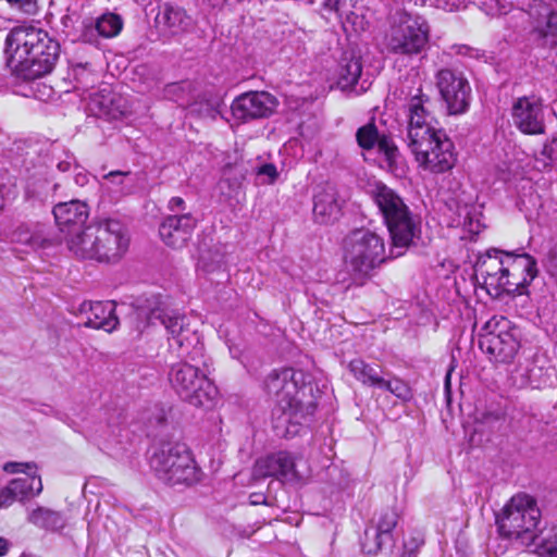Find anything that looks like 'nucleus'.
Returning a JSON list of instances; mask_svg holds the SVG:
<instances>
[{
	"instance_id": "nucleus-1",
	"label": "nucleus",
	"mask_w": 557,
	"mask_h": 557,
	"mask_svg": "<svg viewBox=\"0 0 557 557\" xmlns=\"http://www.w3.org/2000/svg\"><path fill=\"white\" fill-rule=\"evenodd\" d=\"M264 391L276 403L272 424L281 437H294L312 421L323 391L310 373L293 368L273 370L264 381Z\"/></svg>"
},
{
	"instance_id": "nucleus-2",
	"label": "nucleus",
	"mask_w": 557,
	"mask_h": 557,
	"mask_svg": "<svg viewBox=\"0 0 557 557\" xmlns=\"http://www.w3.org/2000/svg\"><path fill=\"white\" fill-rule=\"evenodd\" d=\"M4 53L7 66L16 79L34 81L51 73L60 44L41 28L22 25L7 35Z\"/></svg>"
},
{
	"instance_id": "nucleus-3",
	"label": "nucleus",
	"mask_w": 557,
	"mask_h": 557,
	"mask_svg": "<svg viewBox=\"0 0 557 557\" xmlns=\"http://www.w3.org/2000/svg\"><path fill=\"white\" fill-rule=\"evenodd\" d=\"M368 195L387 227L392 250L408 248L421 232L420 218L410 210L396 190L383 182L370 185Z\"/></svg>"
},
{
	"instance_id": "nucleus-4",
	"label": "nucleus",
	"mask_w": 557,
	"mask_h": 557,
	"mask_svg": "<svg viewBox=\"0 0 557 557\" xmlns=\"http://www.w3.org/2000/svg\"><path fill=\"white\" fill-rule=\"evenodd\" d=\"M540 521L541 510L535 498L524 493L512 496L496 515L500 536L527 548H530L539 537Z\"/></svg>"
},
{
	"instance_id": "nucleus-5",
	"label": "nucleus",
	"mask_w": 557,
	"mask_h": 557,
	"mask_svg": "<svg viewBox=\"0 0 557 557\" xmlns=\"http://www.w3.org/2000/svg\"><path fill=\"white\" fill-rule=\"evenodd\" d=\"M150 467L159 480L169 485L190 486L202 478L191 451L184 443H162L150 457Z\"/></svg>"
},
{
	"instance_id": "nucleus-6",
	"label": "nucleus",
	"mask_w": 557,
	"mask_h": 557,
	"mask_svg": "<svg viewBox=\"0 0 557 557\" xmlns=\"http://www.w3.org/2000/svg\"><path fill=\"white\" fill-rule=\"evenodd\" d=\"M344 261L355 280L368 278L386 260L384 238L369 228H356L343 240Z\"/></svg>"
},
{
	"instance_id": "nucleus-7",
	"label": "nucleus",
	"mask_w": 557,
	"mask_h": 557,
	"mask_svg": "<svg viewBox=\"0 0 557 557\" xmlns=\"http://www.w3.org/2000/svg\"><path fill=\"white\" fill-rule=\"evenodd\" d=\"M430 32L423 16L404 12L386 35V49L396 57V61H411L426 51Z\"/></svg>"
},
{
	"instance_id": "nucleus-8",
	"label": "nucleus",
	"mask_w": 557,
	"mask_h": 557,
	"mask_svg": "<svg viewBox=\"0 0 557 557\" xmlns=\"http://www.w3.org/2000/svg\"><path fill=\"white\" fill-rule=\"evenodd\" d=\"M445 205L449 213V226L461 227L470 235H479L485 227L482 222V206L476 202L478 195L472 187H466L456 180L447 181Z\"/></svg>"
},
{
	"instance_id": "nucleus-9",
	"label": "nucleus",
	"mask_w": 557,
	"mask_h": 557,
	"mask_svg": "<svg viewBox=\"0 0 557 557\" xmlns=\"http://www.w3.org/2000/svg\"><path fill=\"white\" fill-rule=\"evenodd\" d=\"M170 382L180 398L189 405L202 408L214 405L218 388L198 368L186 362L174 364Z\"/></svg>"
},
{
	"instance_id": "nucleus-10",
	"label": "nucleus",
	"mask_w": 557,
	"mask_h": 557,
	"mask_svg": "<svg viewBox=\"0 0 557 557\" xmlns=\"http://www.w3.org/2000/svg\"><path fill=\"white\" fill-rule=\"evenodd\" d=\"M409 148L419 166L434 174L450 171L457 162L455 144L445 131L437 132Z\"/></svg>"
},
{
	"instance_id": "nucleus-11",
	"label": "nucleus",
	"mask_w": 557,
	"mask_h": 557,
	"mask_svg": "<svg viewBox=\"0 0 557 557\" xmlns=\"http://www.w3.org/2000/svg\"><path fill=\"white\" fill-rule=\"evenodd\" d=\"M430 98L418 88L417 94L411 96L406 106L407 139L411 147L426 137L444 129L437 128L435 119L429 110Z\"/></svg>"
},
{
	"instance_id": "nucleus-12",
	"label": "nucleus",
	"mask_w": 557,
	"mask_h": 557,
	"mask_svg": "<svg viewBox=\"0 0 557 557\" xmlns=\"http://www.w3.org/2000/svg\"><path fill=\"white\" fill-rule=\"evenodd\" d=\"M435 78L449 114L467 112L471 102V86L463 73L451 69H441Z\"/></svg>"
},
{
	"instance_id": "nucleus-13",
	"label": "nucleus",
	"mask_w": 557,
	"mask_h": 557,
	"mask_svg": "<svg viewBox=\"0 0 557 557\" xmlns=\"http://www.w3.org/2000/svg\"><path fill=\"white\" fill-rule=\"evenodd\" d=\"M504 281L500 287V294L522 295L528 286L537 276V262L529 253L512 255L505 253Z\"/></svg>"
},
{
	"instance_id": "nucleus-14",
	"label": "nucleus",
	"mask_w": 557,
	"mask_h": 557,
	"mask_svg": "<svg viewBox=\"0 0 557 557\" xmlns=\"http://www.w3.org/2000/svg\"><path fill=\"white\" fill-rule=\"evenodd\" d=\"M515 126L527 135L545 133V113L543 99L536 95L518 97L511 108Z\"/></svg>"
},
{
	"instance_id": "nucleus-15",
	"label": "nucleus",
	"mask_w": 557,
	"mask_h": 557,
	"mask_svg": "<svg viewBox=\"0 0 557 557\" xmlns=\"http://www.w3.org/2000/svg\"><path fill=\"white\" fill-rule=\"evenodd\" d=\"M98 261L115 262L127 251L129 238L123 224L113 219L98 223Z\"/></svg>"
},
{
	"instance_id": "nucleus-16",
	"label": "nucleus",
	"mask_w": 557,
	"mask_h": 557,
	"mask_svg": "<svg viewBox=\"0 0 557 557\" xmlns=\"http://www.w3.org/2000/svg\"><path fill=\"white\" fill-rule=\"evenodd\" d=\"M398 513L395 509L383 510L375 528L367 529L361 541V547L367 555H376L394 547L393 530L397 525Z\"/></svg>"
},
{
	"instance_id": "nucleus-17",
	"label": "nucleus",
	"mask_w": 557,
	"mask_h": 557,
	"mask_svg": "<svg viewBox=\"0 0 557 557\" xmlns=\"http://www.w3.org/2000/svg\"><path fill=\"white\" fill-rule=\"evenodd\" d=\"M277 106L276 98L268 91H249L235 98L231 110L242 122L269 117Z\"/></svg>"
},
{
	"instance_id": "nucleus-18",
	"label": "nucleus",
	"mask_w": 557,
	"mask_h": 557,
	"mask_svg": "<svg viewBox=\"0 0 557 557\" xmlns=\"http://www.w3.org/2000/svg\"><path fill=\"white\" fill-rule=\"evenodd\" d=\"M358 145L366 150L377 148V153L382 158V168L388 171H395L399 159V151L395 144L386 136H380L376 126L368 123L358 128L356 133Z\"/></svg>"
},
{
	"instance_id": "nucleus-19",
	"label": "nucleus",
	"mask_w": 557,
	"mask_h": 557,
	"mask_svg": "<svg viewBox=\"0 0 557 557\" xmlns=\"http://www.w3.org/2000/svg\"><path fill=\"white\" fill-rule=\"evenodd\" d=\"M197 223L198 220L190 212L171 214L161 223L159 234L166 246L178 249L190 239Z\"/></svg>"
},
{
	"instance_id": "nucleus-20",
	"label": "nucleus",
	"mask_w": 557,
	"mask_h": 557,
	"mask_svg": "<svg viewBox=\"0 0 557 557\" xmlns=\"http://www.w3.org/2000/svg\"><path fill=\"white\" fill-rule=\"evenodd\" d=\"M253 476L264 479L273 476L281 482L294 481L297 479L295 459L288 451H277L260 458L253 467Z\"/></svg>"
},
{
	"instance_id": "nucleus-21",
	"label": "nucleus",
	"mask_w": 557,
	"mask_h": 557,
	"mask_svg": "<svg viewBox=\"0 0 557 557\" xmlns=\"http://www.w3.org/2000/svg\"><path fill=\"white\" fill-rule=\"evenodd\" d=\"M498 249H490L485 255L480 256L475 263L476 275L483 278V284L490 294L500 295V287L504 281L505 256Z\"/></svg>"
},
{
	"instance_id": "nucleus-22",
	"label": "nucleus",
	"mask_w": 557,
	"mask_h": 557,
	"mask_svg": "<svg viewBox=\"0 0 557 557\" xmlns=\"http://www.w3.org/2000/svg\"><path fill=\"white\" fill-rule=\"evenodd\" d=\"M41 491V478L35 472L24 478L13 479L0 490V508L9 507L16 500L23 502L35 497Z\"/></svg>"
},
{
	"instance_id": "nucleus-23",
	"label": "nucleus",
	"mask_w": 557,
	"mask_h": 557,
	"mask_svg": "<svg viewBox=\"0 0 557 557\" xmlns=\"http://www.w3.org/2000/svg\"><path fill=\"white\" fill-rule=\"evenodd\" d=\"M52 212L64 237L84 227L89 215L87 205L78 200L60 202L53 207Z\"/></svg>"
},
{
	"instance_id": "nucleus-24",
	"label": "nucleus",
	"mask_w": 557,
	"mask_h": 557,
	"mask_svg": "<svg viewBox=\"0 0 557 557\" xmlns=\"http://www.w3.org/2000/svg\"><path fill=\"white\" fill-rule=\"evenodd\" d=\"M156 24L163 34L177 36L193 27V18L182 7L164 2L159 5Z\"/></svg>"
},
{
	"instance_id": "nucleus-25",
	"label": "nucleus",
	"mask_w": 557,
	"mask_h": 557,
	"mask_svg": "<svg viewBox=\"0 0 557 557\" xmlns=\"http://www.w3.org/2000/svg\"><path fill=\"white\" fill-rule=\"evenodd\" d=\"M86 314L84 324L96 330H103L108 333L116 329L119 319L115 315V304L113 301H90L84 302L81 308Z\"/></svg>"
},
{
	"instance_id": "nucleus-26",
	"label": "nucleus",
	"mask_w": 557,
	"mask_h": 557,
	"mask_svg": "<svg viewBox=\"0 0 557 557\" xmlns=\"http://www.w3.org/2000/svg\"><path fill=\"white\" fill-rule=\"evenodd\" d=\"M98 224L88 225L64 237L69 250L81 259L98 261Z\"/></svg>"
},
{
	"instance_id": "nucleus-27",
	"label": "nucleus",
	"mask_w": 557,
	"mask_h": 557,
	"mask_svg": "<svg viewBox=\"0 0 557 557\" xmlns=\"http://www.w3.org/2000/svg\"><path fill=\"white\" fill-rule=\"evenodd\" d=\"M161 322L166 329L168 333L172 336L173 343L170 346L183 347H195L199 344V337L196 331L190 330L188 317L181 314L176 311L164 313L161 318Z\"/></svg>"
},
{
	"instance_id": "nucleus-28",
	"label": "nucleus",
	"mask_w": 557,
	"mask_h": 557,
	"mask_svg": "<svg viewBox=\"0 0 557 557\" xmlns=\"http://www.w3.org/2000/svg\"><path fill=\"white\" fill-rule=\"evenodd\" d=\"M342 203L337 190L331 185L323 186L313 196V218L320 224L336 221L341 215Z\"/></svg>"
},
{
	"instance_id": "nucleus-29",
	"label": "nucleus",
	"mask_w": 557,
	"mask_h": 557,
	"mask_svg": "<svg viewBox=\"0 0 557 557\" xmlns=\"http://www.w3.org/2000/svg\"><path fill=\"white\" fill-rule=\"evenodd\" d=\"M12 243L21 244L29 250H37L49 245L47 226L38 222H23L9 235Z\"/></svg>"
},
{
	"instance_id": "nucleus-30",
	"label": "nucleus",
	"mask_w": 557,
	"mask_h": 557,
	"mask_svg": "<svg viewBox=\"0 0 557 557\" xmlns=\"http://www.w3.org/2000/svg\"><path fill=\"white\" fill-rule=\"evenodd\" d=\"M360 79H362L361 58L354 52H344L337 70L338 87L342 90L352 89Z\"/></svg>"
},
{
	"instance_id": "nucleus-31",
	"label": "nucleus",
	"mask_w": 557,
	"mask_h": 557,
	"mask_svg": "<svg viewBox=\"0 0 557 557\" xmlns=\"http://www.w3.org/2000/svg\"><path fill=\"white\" fill-rule=\"evenodd\" d=\"M62 34L71 41L82 40L92 44V29L87 28V20L81 21V16L75 11L67 10L60 18Z\"/></svg>"
},
{
	"instance_id": "nucleus-32",
	"label": "nucleus",
	"mask_w": 557,
	"mask_h": 557,
	"mask_svg": "<svg viewBox=\"0 0 557 557\" xmlns=\"http://www.w3.org/2000/svg\"><path fill=\"white\" fill-rule=\"evenodd\" d=\"M534 33L542 40L545 47L554 48L557 46V12L554 7L549 8V13L534 15Z\"/></svg>"
},
{
	"instance_id": "nucleus-33",
	"label": "nucleus",
	"mask_w": 557,
	"mask_h": 557,
	"mask_svg": "<svg viewBox=\"0 0 557 557\" xmlns=\"http://www.w3.org/2000/svg\"><path fill=\"white\" fill-rule=\"evenodd\" d=\"M92 29L94 42L97 35L104 38H112L120 34L123 27L122 18L115 13H104L101 16L87 20V28Z\"/></svg>"
},
{
	"instance_id": "nucleus-34",
	"label": "nucleus",
	"mask_w": 557,
	"mask_h": 557,
	"mask_svg": "<svg viewBox=\"0 0 557 557\" xmlns=\"http://www.w3.org/2000/svg\"><path fill=\"white\" fill-rule=\"evenodd\" d=\"M28 521L40 529L50 531L62 530L66 524V519L62 512L46 507H37L29 512Z\"/></svg>"
},
{
	"instance_id": "nucleus-35",
	"label": "nucleus",
	"mask_w": 557,
	"mask_h": 557,
	"mask_svg": "<svg viewBox=\"0 0 557 557\" xmlns=\"http://www.w3.org/2000/svg\"><path fill=\"white\" fill-rule=\"evenodd\" d=\"M350 373L363 385L379 387L382 384V369L379 364H369L361 359H354L349 362Z\"/></svg>"
},
{
	"instance_id": "nucleus-36",
	"label": "nucleus",
	"mask_w": 557,
	"mask_h": 557,
	"mask_svg": "<svg viewBox=\"0 0 557 557\" xmlns=\"http://www.w3.org/2000/svg\"><path fill=\"white\" fill-rule=\"evenodd\" d=\"M162 97L181 107H188L195 97L193 83L189 81L170 83L163 87Z\"/></svg>"
},
{
	"instance_id": "nucleus-37",
	"label": "nucleus",
	"mask_w": 557,
	"mask_h": 557,
	"mask_svg": "<svg viewBox=\"0 0 557 557\" xmlns=\"http://www.w3.org/2000/svg\"><path fill=\"white\" fill-rule=\"evenodd\" d=\"M69 76L76 83V89L86 90L96 83V75L92 73L89 63L72 64Z\"/></svg>"
},
{
	"instance_id": "nucleus-38",
	"label": "nucleus",
	"mask_w": 557,
	"mask_h": 557,
	"mask_svg": "<svg viewBox=\"0 0 557 557\" xmlns=\"http://www.w3.org/2000/svg\"><path fill=\"white\" fill-rule=\"evenodd\" d=\"M199 267L207 272L211 273L219 269H221L224 263V253L220 251V249H215L214 251L206 250L202 246H199Z\"/></svg>"
},
{
	"instance_id": "nucleus-39",
	"label": "nucleus",
	"mask_w": 557,
	"mask_h": 557,
	"mask_svg": "<svg viewBox=\"0 0 557 557\" xmlns=\"http://www.w3.org/2000/svg\"><path fill=\"white\" fill-rule=\"evenodd\" d=\"M220 104L221 100L216 97L208 99L202 98L199 101L194 97V100H191L188 107L191 112H197L201 116L214 119L220 113Z\"/></svg>"
},
{
	"instance_id": "nucleus-40",
	"label": "nucleus",
	"mask_w": 557,
	"mask_h": 557,
	"mask_svg": "<svg viewBox=\"0 0 557 557\" xmlns=\"http://www.w3.org/2000/svg\"><path fill=\"white\" fill-rule=\"evenodd\" d=\"M377 388L387 391L404 401L410 400L412 398V393L409 385L398 377H393L391 380H385L383 377L382 384H380Z\"/></svg>"
},
{
	"instance_id": "nucleus-41",
	"label": "nucleus",
	"mask_w": 557,
	"mask_h": 557,
	"mask_svg": "<svg viewBox=\"0 0 557 557\" xmlns=\"http://www.w3.org/2000/svg\"><path fill=\"white\" fill-rule=\"evenodd\" d=\"M534 552L539 555H546L548 557H557V527L549 531V533L539 543L533 544Z\"/></svg>"
},
{
	"instance_id": "nucleus-42",
	"label": "nucleus",
	"mask_w": 557,
	"mask_h": 557,
	"mask_svg": "<svg viewBox=\"0 0 557 557\" xmlns=\"http://www.w3.org/2000/svg\"><path fill=\"white\" fill-rule=\"evenodd\" d=\"M58 184H50L48 181L39 183L37 186V182L28 183L26 195L29 198H37L40 201L47 200V198L54 193Z\"/></svg>"
},
{
	"instance_id": "nucleus-43",
	"label": "nucleus",
	"mask_w": 557,
	"mask_h": 557,
	"mask_svg": "<svg viewBox=\"0 0 557 557\" xmlns=\"http://www.w3.org/2000/svg\"><path fill=\"white\" fill-rule=\"evenodd\" d=\"M424 534L422 531L413 530L404 539L401 553L417 557L420 548L424 545Z\"/></svg>"
},
{
	"instance_id": "nucleus-44",
	"label": "nucleus",
	"mask_w": 557,
	"mask_h": 557,
	"mask_svg": "<svg viewBox=\"0 0 557 557\" xmlns=\"http://www.w3.org/2000/svg\"><path fill=\"white\" fill-rule=\"evenodd\" d=\"M277 177L278 171L273 163H264L256 170L257 184L271 185L275 183Z\"/></svg>"
},
{
	"instance_id": "nucleus-45",
	"label": "nucleus",
	"mask_w": 557,
	"mask_h": 557,
	"mask_svg": "<svg viewBox=\"0 0 557 557\" xmlns=\"http://www.w3.org/2000/svg\"><path fill=\"white\" fill-rule=\"evenodd\" d=\"M323 10L330 14H334L339 22L344 17L349 18L350 11L347 8L346 0H323Z\"/></svg>"
},
{
	"instance_id": "nucleus-46",
	"label": "nucleus",
	"mask_w": 557,
	"mask_h": 557,
	"mask_svg": "<svg viewBox=\"0 0 557 557\" xmlns=\"http://www.w3.org/2000/svg\"><path fill=\"white\" fill-rule=\"evenodd\" d=\"M541 156L545 165H557V134H554L545 141Z\"/></svg>"
},
{
	"instance_id": "nucleus-47",
	"label": "nucleus",
	"mask_w": 557,
	"mask_h": 557,
	"mask_svg": "<svg viewBox=\"0 0 557 557\" xmlns=\"http://www.w3.org/2000/svg\"><path fill=\"white\" fill-rule=\"evenodd\" d=\"M36 469V465L33 462H16L9 461L3 466V470L8 473H25L32 474L30 470Z\"/></svg>"
},
{
	"instance_id": "nucleus-48",
	"label": "nucleus",
	"mask_w": 557,
	"mask_h": 557,
	"mask_svg": "<svg viewBox=\"0 0 557 557\" xmlns=\"http://www.w3.org/2000/svg\"><path fill=\"white\" fill-rule=\"evenodd\" d=\"M13 8L33 15L38 10V0H7Z\"/></svg>"
},
{
	"instance_id": "nucleus-49",
	"label": "nucleus",
	"mask_w": 557,
	"mask_h": 557,
	"mask_svg": "<svg viewBox=\"0 0 557 557\" xmlns=\"http://www.w3.org/2000/svg\"><path fill=\"white\" fill-rule=\"evenodd\" d=\"M552 7H554L553 0H532V3L529 5L528 13L530 17L539 14H547Z\"/></svg>"
},
{
	"instance_id": "nucleus-50",
	"label": "nucleus",
	"mask_w": 557,
	"mask_h": 557,
	"mask_svg": "<svg viewBox=\"0 0 557 557\" xmlns=\"http://www.w3.org/2000/svg\"><path fill=\"white\" fill-rule=\"evenodd\" d=\"M505 414L504 412L496 410V411H485L481 414L480 418H478V422L485 424L490 428H494L496 423H499L504 421Z\"/></svg>"
},
{
	"instance_id": "nucleus-51",
	"label": "nucleus",
	"mask_w": 557,
	"mask_h": 557,
	"mask_svg": "<svg viewBox=\"0 0 557 557\" xmlns=\"http://www.w3.org/2000/svg\"><path fill=\"white\" fill-rule=\"evenodd\" d=\"M545 267L547 272L557 280V242L549 249L546 256Z\"/></svg>"
},
{
	"instance_id": "nucleus-52",
	"label": "nucleus",
	"mask_w": 557,
	"mask_h": 557,
	"mask_svg": "<svg viewBox=\"0 0 557 557\" xmlns=\"http://www.w3.org/2000/svg\"><path fill=\"white\" fill-rule=\"evenodd\" d=\"M490 360L509 362L515 358L516 350H485Z\"/></svg>"
},
{
	"instance_id": "nucleus-53",
	"label": "nucleus",
	"mask_w": 557,
	"mask_h": 557,
	"mask_svg": "<svg viewBox=\"0 0 557 557\" xmlns=\"http://www.w3.org/2000/svg\"><path fill=\"white\" fill-rule=\"evenodd\" d=\"M13 186L4 182V175L0 174V210L4 207V201L13 195Z\"/></svg>"
},
{
	"instance_id": "nucleus-54",
	"label": "nucleus",
	"mask_w": 557,
	"mask_h": 557,
	"mask_svg": "<svg viewBox=\"0 0 557 557\" xmlns=\"http://www.w3.org/2000/svg\"><path fill=\"white\" fill-rule=\"evenodd\" d=\"M168 208L173 214H184L186 210V203L181 197H172L169 200Z\"/></svg>"
},
{
	"instance_id": "nucleus-55",
	"label": "nucleus",
	"mask_w": 557,
	"mask_h": 557,
	"mask_svg": "<svg viewBox=\"0 0 557 557\" xmlns=\"http://www.w3.org/2000/svg\"><path fill=\"white\" fill-rule=\"evenodd\" d=\"M460 0H431L432 5L446 11L455 10Z\"/></svg>"
},
{
	"instance_id": "nucleus-56",
	"label": "nucleus",
	"mask_w": 557,
	"mask_h": 557,
	"mask_svg": "<svg viewBox=\"0 0 557 557\" xmlns=\"http://www.w3.org/2000/svg\"><path fill=\"white\" fill-rule=\"evenodd\" d=\"M65 159L60 160L57 164V168L60 172H67L71 170L72 165L75 163V157L70 152H64Z\"/></svg>"
},
{
	"instance_id": "nucleus-57",
	"label": "nucleus",
	"mask_w": 557,
	"mask_h": 557,
	"mask_svg": "<svg viewBox=\"0 0 557 557\" xmlns=\"http://www.w3.org/2000/svg\"><path fill=\"white\" fill-rule=\"evenodd\" d=\"M129 172L112 171L103 176L106 181L112 184H122L124 177L128 176Z\"/></svg>"
},
{
	"instance_id": "nucleus-58",
	"label": "nucleus",
	"mask_w": 557,
	"mask_h": 557,
	"mask_svg": "<svg viewBox=\"0 0 557 557\" xmlns=\"http://www.w3.org/2000/svg\"><path fill=\"white\" fill-rule=\"evenodd\" d=\"M251 351L252 350H235V354H232V357L238 359L248 371H251L255 368L246 363V359ZM231 352H234V350H231Z\"/></svg>"
},
{
	"instance_id": "nucleus-59",
	"label": "nucleus",
	"mask_w": 557,
	"mask_h": 557,
	"mask_svg": "<svg viewBox=\"0 0 557 557\" xmlns=\"http://www.w3.org/2000/svg\"><path fill=\"white\" fill-rule=\"evenodd\" d=\"M456 363H457L456 357L454 355H451V361H450L449 368L446 372L445 380H444L445 389L447 392H449V389H450V376H451V372L456 368Z\"/></svg>"
},
{
	"instance_id": "nucleus-60",
	"label": "nucleus",
	"mask_w": 557,
	"mask_h": 557,
	"mask_svg": "<svg viewBox=\"0 0 557 557\" xmlns=\"http://www.w3.org/2000/svg\"><path fill=\"white\" fill-rule=\"evenodd\" d=\"M267 503V497L261 493H253L249 496V504L250 505H261Z\"/></svg>"
},
{
	"instance_id": "nucleus-61",
	"label": "nucleus",
	"mask_w": 557,
	"mask_h": 557,
	"mask_svg": "<svg viewBox=\"0 0 557 557\" xmlns=\"http://www.w3.org/2000/svg\"><path fill=\"white\" fill-rule=\"evenodd\" d=\"M203 1L207 2L209 5H211L212 8L221 9L227 3L228 0H203Z\"/></svg>"
},
{
	"instance_id": "nucleus-62",
	"label": "nucleus",
	"mask_w": 557,
	"mask_h": 557,
	"mask_svg": "<svg viewBox=\"0 0 557 557\" xmlns=\"http://www.w3.org/2000/svg\"><path fill=\"white\" fill-rule=\"evenodd\" d=\"M75 182H76V184L83 186L87 182V176L85 174L77 173L75 176Z\"/></svg>"
},
{
	"instance_id": "nucleus-63",
	"label": "nucleus",
	"mask_w": 557,
	"mask_h": 557,
	"mask_svg": "<svg viewBox=\"0 0 557 557\" xmlns=\"http://www.w3.org/2000/svg\"><path fill=\"white\" fill-rule=\"evenodd\" d=\"M8 552V542L0 537V556H4Z\"/></svg>"
},
{
	"instance_id": "nucleus-64",
	"label": "nucleus",
	"mask_w": 557,
	"mask_h": 557,
	"mask_svg": "<svg viewBox=\"0 0 557 557\" xmlns=\"http://www.w3.org/2000/svg\"><path fill=\"white\" fill-rule=\"evenodd\" d=\"M367 83H368L367 79L362 81L360 90H362V91L367 90V88H368V86H366Z\"/></svg>"
}]
</instances>
